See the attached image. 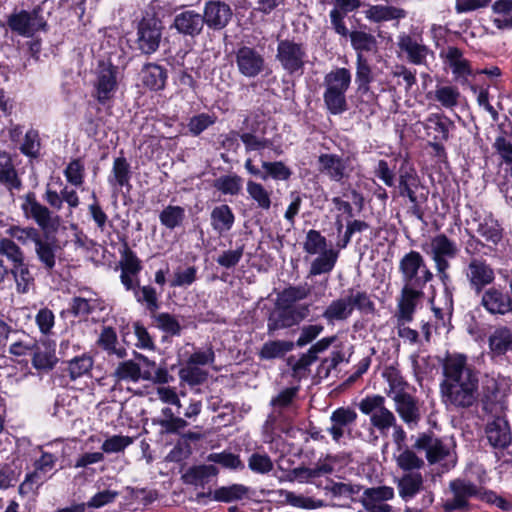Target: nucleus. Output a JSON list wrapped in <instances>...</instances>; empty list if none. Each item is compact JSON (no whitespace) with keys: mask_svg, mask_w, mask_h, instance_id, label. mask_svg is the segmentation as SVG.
Listing matches in <instances>:
<instances>
[{"mask_svg":"<svg viewBox=\"0 0 512 512\" xmlns=\"http://www.w3.org/2000/svg\"><path fill=\"white\" fill-rule=\"evenodd\" d=\"M483 409L489 413H497L502 409L500 393L494 378H487L483 384Z\"/></svg>","mask_w":512,"mask_h":512,"instance_id":"nucleus-46","label":"nucleus"},{"mask_svg":"<svg viewBox=\"0 0 512 512\" xmlns=\"http://www.w3.org/2000/svg\"><path fill=\"white\" fill-rule=\"evenodd\" d=\"M64 176L68 183L74 187H81L85 179V166L81 159H73L64 170Z\"/></svg>","mask_w":512,"mask_h":512,"instance_id":"nucleus-58","label":"nucleus"},{"mask_svg":"<svg viewBox=\"0 0 512 512\" xmlns=\"http://www.w3.org/2000/svg\"><path fill=\"white\" fill-rule=\"evenodd\" d=\"M71 312L78 317H86L95 311L104 309V302L93 292H86V295H80L72 299L70 305Z\"/></svg>","mask_w":512,"mask_h":512,"instance_id":"nucleus-31","label":"nucleus"},{"mask_svg":"<svg viewBox=\"0 0 512 512\" xmlns=\"http://www.w3.org/2000/svg\"><path fill=\"white\" fill-rule=\"evenodd\" d=\"M310 313L309 305L289 306L276 302L267 320L269 334L300 324Z\"/></svg>","mask_w":512,"mask_h":512,"instance_id":"nucleus-7","label":"nucleus"},{"mask_svg":"<svg viewBox=\"0 0 512 512\" xmlns=\"http://www.w3.org/2000/svg\"><path fill=\"white\" fill-rule=\"evenodd\" d=\"M93 366V359L83 354L76 356L68 362V373L71 379L75 380L90 372Z\"/></svg>","mask_w":512,"mask_h":512,"instance_id":"nucleus-57","label":"nucleus"},{"mask_svg":"<svg viewBox=\"0 0 512 512\" xmlns=\"http://www.w3.org/2000/svg\"><path fill=\"white\" fill-rule=\"evenodd\" d=\"M449 125L448 118L438 113L430 114L423 122L427 135L439 141L448 139Z\"/></svg>","mask_w":512,"mask_h":512,"instance_id":"nucleus-37","label":"nucleus"},{"mask_svg":"<svg viewBox=\"0 0 512 512\" xmlns=\"http://www.w3.org/2000/svg\"><path fill=\"white\" fill-rule=\"evenodd\" d=\"M235 62L238 71L248 78L258 76L265 67V60L262 54L248 46L240 47L236 51Z\"/></svg>","mask_w":512,"mask_h":512,"instance_id":"nucleus-13","label":"nucleus"},{"mask_svg":"<svg viewBox=\"0 0 512 512\" xmlns=\"http://www.w3.org/2000/svg\"><path fill=\"white\" fill-rule=\"evenodd\" d=\"M339 250L329 248L320 253L311 263L309 275L317 276L330 273L338 260Z\"/></svg>","mask_w":512,"mask_h":512,"instance_id":"nucleus-40","label":"nucleus"},{"mask_svg":"<svg viewBox=\"0 0 512 512\" xmlns=\"http://www.w3.org/2000/svg\"><path fill=\"white\" fill-rule=\"evenodd\" d=\"M0 182L9 188L18 189L21 186L10 155L3 151H0Z\"/></svg>","mask_w":512,"mask_h":512,"instance_id":"nucleus-49","label":"nucleus"},{"mask_svg":"<svg viewBox=\"0 0 512 512\" xmlns=\"http://www.w3.org/2000/svg\"><path fill=\"white\" fill-rule=\"evenodd\" d=\"M185 216V209L183 207L168 205L159 214V220L163 226L173 230L183 224Z\"/></svg>","mask_w":512,"mask_h":512,"instance_id":"nucleus-53","label":"nucleus"},{"mask_svg":"<svg viewBox=\"0 0 512 512\" xmlns=\"http://www.w3.org/2000/svg\"><path fill=\"white\" fill-rule=\"evenodd\" d=\"M162 37V23L159 19L149 16L144 17L138 24L137 45L145 54L154 53L160 44Z\"/></svg>","mask_w":512,"mask_h":512,"instance_id":"nucleus-10","label":"nucleus"},{"mask_svg":"<svg viewBox=\"0 0 512 512\" xmlns=\"http://www.w3.org/2000/svg\"><path fill=\"white\" fill-rule=\"evenodd\" d=\"M13 274L19 293H27L33 287L34 278L23 262L14 266Z\"/></svg>","mask_w":512,"mask_h":512,"instance_id":"nucleus-61","label":"nucleus"},{"mask_svg":"<svg viewBox=\"0 0 512 512\" xmlns=\"http://www.w3.org/2000/svg\"><path fill=\"white\" fill-rule=\"evenodd\" d=\"M297 394V388H287L281 391L275 398L271 400L273 412L268 416L265 422L266 431L273 432L275 429H281L282 410L289 408ZM286 419L283 420V422Z\"/></svg>","mask_w":512,"mask_h":512,"instance_id":"nucleus-21","label":"nucleus"},{"mask_svg":"<svg viewBox=\"0 0 512 512\" xmlns=\"http://www.w3.org/2000/svg\"><path fill=\"white\" fill-rule=\"evenodd\" d=\"M394 489L389 486L367 488L363 492L362 504L368 512H391L386 501L394 498Z\"/></svg>","mask_w":512,"mask_h":512,"instance_id":"nucleus-17","label":"nucleus"},{"mask_svg":"<svg viewBox=\"0 0 512 512\" xmlns=\"http://www.w3.org/2000/svg\"><path fill=\"white\" fill-rule=\"evenodd\" d=\"M350 40L352 47L358 53L370 52L377 46L376 38L364 31H352L350 34Z\"/></svg>","mask_w":512,"mask_h":512,"instance_id":"nucleus-56","label":"nucleus"},{"mask_svg":"<svg viewBox=\"0 0 512 512\" xmlns=\"http://www.w3.org/2000/svg\"><path fill=\"white\" fill-rule=\"evenodd\" d=\"M120 81L119 68L111 62H99L95 70V79L93 81L94 97L104 105L110 102L117 90Z\"/></svg>","mask_w":512,"mask_h":512,"instance_id":"nucleus-6","label":"nucleus"},{"mask_svg":"<svg viewBox=\"0 0 512 512\" xmlns=\"http://www.w3.org/2000/svg\"><path fill=\"white\" fill-rule=\"evenodd\" d=\"M22 210L27 218L33 219L43 230L53 229L58 225V218L43 204L38 202L33 193L26 195Z\"/></svg>","mask_w":512,"mask_h":512,"instance_id":"nucleus-14","label":"nucleus"},{"mask_svg":"<svg viewBox=\"0 0 512 512\" xmlns=\"http://www.w3.org/2000/svg\"><path fill=\"white\" fill-rule=\"evenodd\" d=\"M218 469L213 465H199L190 468L183 476L185 483L202 487L210 481L211 478L216 477Z\"/></svg>","mask_w":512,"mask_h":512,"instance_id":"nucleus-42","label":"nucleus"},{"mask_svg":"<svg viewBox=\"0 0 512 512\" xmlns=\"http://www.w3.org/2000/svg\"><path fill=\"white\" fill-rule=\"evenodd\" d=\"M421 248L433 260L438 277L445 282L448 279L450 260L456 258L459 253L457 243L445 234H438L423 243Z\"/></svg>","mask_w":512,"mask_h":512,"instance_id":"nucleus-3","label":"nucleus"},{"mask_svg":"<svg viewBox=\"0 0 512 512\" xmlns=\"http://www.w3.org/2000/svg\"><path fill=\"white\" fill-rule=\"evenodd\" d=\"M31 355L32 366L39 372L52 370L58 362L55 343L49 339L37 341Z\"/></svg>","mask_w":512,"mask_h":512,"instance_id":"nucleus-19","label":"nucleus"},{"mask_svg":"<svg viewBox=\"0 0 512 512\" xmlns=\"http://www.w3.org/2000/svg\"><path fill=\"white\" fill-rule=\"evenodd\" d=\"M443 373L445 379L440 385L443 403L457 408L472 406L477 399L478 378L467 364V357L462 354L447 356Z\"/></svg>","mask_w":512,"mask_h":512,"instance_id":"nucleus-1","label":"nucleus"},{"mask_svg":"<svg viewBox=\"0 0 512 512\" xmlns=\"http://www.w3.org/2000/svg\"><path fill=\"white\" fill-rule=\"evenodd\" d=\"M132 443V437L124 435H112L102 443L101 449L103 454L120 453L123 452Z\"/></svg>","mask_w":512,"mask_h":512,"instance_id":"nucleus-64","label":"nucleus"},{"mask_svg":"<svg viewBox=\"0 0 512 512\" xmlns=\"http://www.w3.org/2000/svg\"><path fill=\"white\" fill-rule=\"evenodd\" d=\"M489 348L496 357L512 352V331L505 327L496 329L489 337Z\"/></svg>","mask_w":512,"mask_h":512,"instance_id":"nucleus-39","label":"nucleus"},{"mask_svg":"<svg viewBox=\"0 0 512 512\" xmlns=\"http://www.w3.org/2000/svg\"><path fill=\"white\" fill-rule=\"evenodd\" d=\"M440 56L450 68L455 81L465 84L470 76L475 75L469 60L464 57L463 52L457 47H448L440 53Z\"/></svg>","mask_w":512,"mask_h":512,"instance_id":"nucleus-12","label":"nucleus"},{"mask_svg":"<svg viewBox=\"0 0 512 512\" xmlns=\"http://www.w3.org/2000/svg\"><path fill=\"white\" fill-rule=\"evenodd\" d=\"M399 271L405 286L424 288L434 277L423 256L413 250L401 258Z\"/></svg>","mask_w":512,"mask_h":512,"instance_id":"nucleus-4","label":"nucleus"},{"mask_svg":"<svg viewBox=\"0 0 512 512\" xmlns=\"http://www.w3.org/2000/svg\"><path fill=\"white\" fill-rule=\"evenodd\" d=\"M58 250V245L49 238L41 237L35 244L37 258L47 271H51L55 267Z\"/></svg>","mask_w":512,"mask_h":512,"instance_id":"nucleus-36","label":"nucleus"},{"mask_svg":"<svg viewBox=\"0 0 512 512\" xmlns=\"http://www.w3.org/2000/svg\"><path fill=\"white\" fill-rule=\"evenodd\" d=\"M319 170L331 180L341 182L349 177V160L339 155L325 153L318 158Z\"/></svg>","mask_w":512,"mask_h":512,"instance_id":"nucleus-20","label":"nucleus"},{"mask_svg":"<svg viewBox=\"0 0 512 512\" xmlns=\"http://www.w3.org/2000/svg\"><path fill=\"white\" fill-rule=\"evenodd\" d=\"M477 233L487 242L494 245L502 239V228L496 219L491 215H485L478 219Z\"/></svg>","mask_w":512,"mask_h":512,"instance_id":"nucleus-45","label":"nucleus"},{"mask_svg":"<svg viewBox=\"0 0 512 512\" xmlns=\"http://www.w3.org/2000/svg\"><path fill=\"white\" fill-rule=\"evenodd\" d=\"M112 376L116 382H138L140 379L150 380L151 371L149 369L142 370L139 364L132 360H127L118 364Z\"/></svg>","mask_w":512,"mask_h":512,"instance_id":"nucleus-30","label":"nucleus"},{"mask_svg":"<svg viewBox=\"0 0 512 512\" xmlns=\"http://www.w3.org/2000/svg\"><path fill=\"white\" fill-rule=\"evenodd\" d=\"M173 25L179 33L194 37L201 33L204 20L201 14L186 10L175 16Z\"/></svg>","mask_w":512,"mask_h":512,"instance_id":"nucleus-29","label":"nucleus"},{"mask_svg":"<svg viewBox=\"0 0 512 512\" xmlns=\"http://www.w3.org/2000/svg\"><path fill=\"white\" fill-rule=\"evenodd\" d=\"M399 47L407 54L408 60L415 65L425 64L430 49L421 41L409 36L403 35L399 38Z\"/></svg>","mask_w":512,"mask_h":512,"instance_id":"nucleus-32","label":"nucleus"},{"mask_svg":"<svg viewBox=\"0 0 512 512\" xmlns=\"http://www.w3.org/2000/svg\"><path fill=\"white\" fill-rule=\"evenodd\" d=\"M383 377L386 379L389 389L387 394L392 398L393 395L406 393L407 383L400 375L399 371L394 368H388L383 372Z\"/></svg>","mask_w":512,"mask_h":512,"instance_id":"nucleus-62","label":"nucleus"},{"mask_svg":"<svg viewBox=\"0 0 512 512\" xmlns=\"http://www.w3.org/2000/svg\"><path fill=\"white\" fill-rule=\"evenodd\" d=\"M419 187V179L413 170H401L399 176V192L401 196H406L409 201L417 205L418 199L416 190Z\"/></svg>","mask_w":512,"mask_h":512,"instance_id":"nucleus-47","label":"nucleus"},{"mask_svg":"<svg viewBox=\"0 0 512 512\" xmlns=\"http://www.w3.org/2000/svg\"><path fill=\"white\" fill-rule=\"evenodd\" d=\"M306 53L303 47L295 42L284 40L278 44L277 58L282 67L289 73L302 69Z\"/></svg>","mask_w":512,"mask_h":512,"instance_id":"nucleus-16","label":"nucleus"},{"mask_svg":"<svg viewBox=\"0 0 512 512\" xmlns=\"http://www.w3.org/2000/svg\"><path fill=\"white\" fill-rule=\"evenodd\" d=\"M365 18L372 23H382L392 20H400L406 17L404 9L387 4H367L363 11Z\"/></svg>","mask_w":512,"mask_h":512,"instance_id":"nucleus-28","label":"nucleus"},{"mask_svg":"<svg viewBox=\"0 0 512 512\" xmlns=\"http://www.w3.org/2000/svg\"><path fill=\"white\" fill-rule=\"evenodd\" d=\"M355 81L359 92L363 94L369 92L370 83L373 81V73L368 60L361 53L357 54Z\"/></svg>","mask_w":512,"mask_h":512,"instance_id":"nucleus-48","label":"nucleus"},{"mask_svg":"<svg viewBox=\"0 0 512 512\" xmlns=\"http://www.w3.org/2000/svg\"><path fill=\"white\" fill-rule=\"evenodd\" d=\"M351 301L345 297L333 300L323 312V317L329 322L345 321L352 315Z\"/></svg>","mask_w":512,"mask_h":512,"instance_id":"nucleus-41","label":"nucleus"},{"mask_svg":"<svg viewBox=\"0 0 512 512\" xmlns=\"http://www.w3.org/2000/svg\"><path fill=\"white\" fill-rule=\"evenodd\" d=\"M450 489L453 493L451 499H447L443 503V508L446 512L461 511L468 507V501L472 497L480 499L484 490L477 487L475 484L456 479L450 482Z\"/></svg>","mask_w":512,"mask_h":512,"instance_id":"nucleus-9","label":"nucleus"},{"mask_svg":"<svg viewBox=\"0 0 512 512\" xmlns=\"http://www.w3.org/2000/svg\"><path fill=\"white\" fill-rule=\"evenodd\" d=\"M232 16L233 11L229 4L211 0L205 4L202 18L209 29L222 30L229 24Z\"/></svg>","mask_w":512,"mask_h":512,"instance_id":"nucleus-15","label":"nucleus"},{"mask_svg":"<svg viewBox=\"0 0 512 512\" xmlns=\"http://www.w3.org/2000/svg\"><path fill=\"white\" fill-rule=\"evenodd\" d=\"M392 400L395 404V410L403 422L410 428L415 427L421 419V407L418 399L406 392L393 395Z\"/></svg>","mask_w":512,"mask_h":512,"instance_id":"nucleus-18","label":"nucleus"},{"mask_svg":"<svg viewBox=\"0 0 512 512\" xmlns=\"http://www.w3.org/2000/svg\"><path fill=\"white\" fill-rule=\"evenodd\" d=\"M253 491L250 487L243 484H231L221 486L212 492V498L218 502L230 503L244 499H250ZM208 495H211L209 493Z\"/></svg>","mask_w":512,"mask_h":512,"instance_id":"nucleus-33","label":"nucleus"},{"mask_svg":"<svg viewBox=\"0 0 512 512\" xmlns=\"http://www.w3.org/2000/svg\"><path fill=\"white\" fill-rule=\"evenodd\" d=\"M240 139L247 152L257 151L261 158H271L280 155V151L274 147L272 141L264 137H258L252 133H243Z\"/></svg>","mask_w":512,"mask_h":512,"instance_id":"nucleus-34","label":"nucleus"},{"mask_svg":"<svg viewBox=\"0 0 512 512\" xmlns=\"http://www.w3.org/2000/svg\"><path fill=\"white\" fill-rule=\"evenodd\" d=\"M141 78L146 87L158 91L164 88L167 73L164 68L157 64H147L142 69Z\"/></svg>","mask_w":512,"mask_h":512,"instance_id":"nucleus-43","label":"nucleus"},{"mask_svg":"<svg viewBox=\"0 0 512 512\" xmlns=\"http://www.w3.org/2000/svg\"><path fill=\"white\" fill-rule=\"evenodd\" d=\"M294 343L285 340H275L266 342L259 353L260 358L270 360L283 357L286 353L291 351Z\"/></svg>","mask_w":512,"mask_h":512,"instance_id":"nucleus-52","label":"nucleus"},{"mask_svg":"<svg viewBox=\"0 0 512 512\" xmlns=\"http://www.w3.org/2000/svg\"><path fill=\"white\" fill-rule=\"evenodd\" d=\"M99 344L108 353L116 355L118 358L126 357V349L123 347H117V335L111 327L103 328L99 339Z\"/></svg>","mask_w":512,"mask_h":512,"instance_id":"nucleus-55","label":"nucleus"},{"mask_svg":"<svg viewBox=\"0 0 512 512\" xmlns=\"http://www.w3.org/2000/svg\"><path fill=\"white\" fill-rule=\"evenodd\" d=\"M208 371L186 360L179 370V378L190 386L202 384L208 378Z\"/></svg>","mask_w":512,"mask_h":512,"instance_id":"nucleus-50","label":"nucleus"},{"mask_svg":"<svg viewBox=\"0 0 512 512\" xmlns=\"http://www.w3.org/2000/svg\"><path fill=\"white\" fill-rule=\"evenodd\" d=\"M235 221L231 208L226 205L216 206L211 212V226L219 234L228 232Z\"/></svg>","mask_w":512,"mask_h":512,"instance_id":"nucleus-44","label":"nucleus"},{"mask_svg":"<svg viewBox=\"0 0 512 512\" xmlns=\"http://www.w3.org/2000/svg\"><path fill=\"white\" fill-rule=\"evenodd\" d=\"M359 410L370 416L371 425L381 436L386 437L397 419L394 413L385 406V398L380 395L366 396L359 403Z\"/></svg>","mask_w":512,"mask_h":512,"instance_id":"nucleus-5","label":"nucleus"},{"mask_svg":"<svg viewBox=\"0 0 512 512\" xmlns=\"http://www.w3.org/2000/svg\"><path fill=\"white\" fill-rule=\"evenodd\" d=\"M249 197L263 210H269L271 207V194L262 184L255 181H248L246 186Z\"/></svg>","mask_w":512,"mask_h":512,"instance_id":"nucleus-54","label":"nucleus"},{"mask_svg":"<svg viewBox=\"0 0 512 512\" xmlns=\"http://www.w3.org/2000/svg\"><path fill=\"white\" fill-rule=\"evenodd\" d=\"M414 447L418 450H424L426 458L431 464L441 463L446 470H449L456 464V457L450 442L443 441L429 434H422L417 438Z\"/></svg>","mask_w":512,"mask_h":512,"instance_id":"nucleus-8","label":"nucleus"},{"mask_svg":"<svg viewBox=\"0 0 512 512\" xmlns=\"http://www.w3.org/2000/svg\"><path fill=\"white\" fill-rule=\"evenodd\" d=\"M9 27L19 35L30 37L44 26L43 19L35 12L21 11L8 20Z\"/></svg>","mask_w":512,"mask_h":512,"instance_id":"nucleus-22","label":"nucleus"},{"mask_svg":"<svg viewBox=\"0 0 512 512\" xmlns=\"http://www.w3.org/2000/svg\"><path fill=\"white\" fill-rule=\"evenodd\" d=\"M351 80L350 70L342 67L333 69L325 75L323 100L329 113L338 115L347 110L346 92Z\"/></svg>","mask_w":512,"mask_h":512,"instance_id":"nucleus-2","label":"nucleus"},{"mask_svg":"<svg viewBox=\"0 0 512 512\" xmlns=\"http://www.w3.org/2000/svg\"><path fill=\"white\" fill-rule=\"evenodd\" d=\"M466 279L470 288L476 293L490 285L495 279L493 268L483 259L473 258L470 260L465 271Z\"/></svg>","mask_w":512,"mask_h":512,"instance_id":"nucleus-11","label":"nucleus"},{"mask_svg":"<svg viewBox=\"0 0 512 512\" xmlns=\"http://www.w3.org/2000/svg\"><path fill=\"white\" fill-rule=\"evenodd\" d=\"M131 166L125 157H117L113 161L112 169L107 181L114 193L120 192L123 188L129 192L132 188Z\"/></svg>","mask_w":512,"mask_h":512,"instance_id":"nucleus-25","label":"nucleus"},{"mask_svg":"<svg viewBox=\"0 0 512 512\" xmlns=\"http://www.w3.org/2000/svg\"><path fill=\"white\" fill-rule=\"evenodd\" d=\"M262 168L265 170L263 174H266L267 178L271 177L274 180L285 181L292 175L291 169L281 161L271 162L262 160Z\"/></svg>","mask_w":512,"mask_h":512,"instance_id":"nucleus-63","label":"nucleus"},{"mask_svg":"<svg viewBox=\"0 0 512 512\" xmlns=\"http://www.w3.org/2000/svg\"><path fill=\"white\" fill-rule=\"evenodd\" d=\"M399 496L404 501H409L423 488V477L418 472H408L397 481Z\"/></svg>","mask_w":512,"mask_h":512,"instance_id":"nucleus-35","label":"nucleus"},{"mask_svg":"<svg viewBox=\"0 0 512 512\" xmlns=\"http://www.w3.org/2000/svg\"><path fill=\"white\" fill-rule=\"evenodd\" d=\"M486 436L489 443L495 448H505L512 440L509 424L503 417H496L488 422Z\"/></svg>","mask_w":512,"mask_h":512,"instance_id":"nucleus-27","label":"nucleus"},{"mask_svg":"<svg viewBox=\"0 0 512 512\" xmlns=\"http://www.w3.org/2000/svg\"><path fill=\"white\" fill-rule=\"evenodd\" d=\"M356 419L357 413L349 407H341L333 411L330 416L332 424L328 428L332 439L339 442L349 432V426L354 424Z\"/></svg>","mask_w":512,"mask_h":512,"instance_id":"nucleus-24","label":"nucleus"},{"mask_svg":"<svg viewBox=\"0 0 512 512\" xmlns=\"http://www.w3.org/2000/svg\"><path fill=\"white\" fill-rule=\"evenodd\" d=\"M278 494L283 498V501L286 504L296 508L315 510L326 506V503L321 499L304 496L302 494H296L292 491L280 489Z\"/></svg>","mask_w":512,"mask_h":512,"instance_id":"nucleus-38","label":"nucleus"},{"mask_svg":"<svg viewBox=\"0 0 512 512\" xmlns=\"http://www.w3.org/2000/svg\"><path fill=\"white\" fill-rule=\"evenodd\" d=\"M481 304L491 314L504 315L512 311L511 297L496 287H490L483 292Z\"/></svg>","mask_w":512,"mask_h":512,"instance_id":"nucleus-23","label":"nucleus"},{"mask_svg":"<svg viewBox=\"0 0 512 512\" xmlns=\"http://www.w3.org/2000/svg\"><path fill=\"white\" fill-rule=\"evenodd\" d=\"M303 249L307 254L316 255L328 250L327 240L317 230H309L303 244Z\"/></svg>","mask_w":512,"mask_h":512,"instance_id":"nucleus-59","label":"nucleus"},{"mask_svg":"<svg viewBox=\"0 0 512 512\" xmlns=\"http://www.w3.org/2000/svg\"><path fill=\"white\" fill-rule=\"evenodd\" d=\"M460 91L451 85H437L434 90V99L446 109H453L459 104Z\"/></svg>","mask_w":512,"mask_h":512,"instance_id":"nucleus-51","label":"nucleus"},{"mask_svg":"<svg viewBox=\"0 0 512 512\" xmlns=\"http://www.w3.org/2000/svg\"><path fill=\"white\" fill-rule=\"evenodd\" d=\"M424 288L405 286L401 291V299L398 304L396 318L402 320H413V315L417 304L424 297Z\"/></svg>","mask_w":512,"mask_h":512,"instance_id":"nucleus-26","label":"nucleus"},{"mask_svg":"<svg viewBox=\"0 0 512 512\" xmlns=\"http://www.w3.org/2000/svg\"><path fill=\"white\" fill-rule=\"evenodd\" d=\"M310 289L306 286H291L282 291L277 301L289 306H299L296 302L307 298Z\"/></svg>","mask_w":512,"mask_h":512,"instance_id":"nucleus-60","label":"nucleus"}]
</instances>
